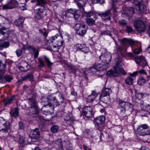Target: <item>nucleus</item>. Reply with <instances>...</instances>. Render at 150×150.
Wrapping results in <instances>:
<instances>
[{
  "label": "nucleus",
  "mask_w": 150,
  "mask_h": 150,
  "mask_svg": "<svg viewBox=\"0 0 150 150\" xmlns=\"http://www.w3.org/2000/svg\"><path fill=\"white\" fill-rule=\"evenodd\" d=\"M144 95V94L143 93L137 92L135 93V96L139 100H140L143 98Z\"/></svg>",
  "instance_id": "46"
},
{
  "label": "nucleus",
  "mask_w": 150,
  "mask_h": 150,
  "mask_svg": "<svg viewBox=\"0 0 150 150\" xmlns=\"http://www.w3.org/2000/svg\"><path fill=\"white\" fill-rule=\"evenodd\" d=\"M126 30L128 33H131L132 31V27L129 26H127Z\"/></svg>",
  "instance_id": "51"
},
{
  "label": "nucleus",
  "mask_w": 150,
  "mask_h": 150,
  "mask_svg": "<svg viewBox=\"0 0 150 150\" xmlns=\"http://www.w3.org/2000/svg\"><path fill=\"white\" fill-rule=\"evenodd\" d=\"M92 111V109L90 106H86L84 107L82 111V112H87Z\"/></svg>",
  "instance_id": "43"
},
{
  "label": "nucleus",
  "mask_w": 150,
  "mask_h": 150,
  "mask_svg": "<svg viewBox=\"0 0 150 150\" xmlns=\"http://www.w3.org/2000/svg\"><path fill=\"white\" fill-rule=\"evenodd\" d=\"M10 114L11 116L14 118L18 117L19 116V110L18 108H14L11 110Z\"/></svg>",
  "instance_id": "23"
},
{
  "label": "nucleus",
  "mask_w": 150,
  "mask_h": 150,
  "mask_svg": "<svg viewBox=\"0 0 150 150\" xmlns=\"http://www.w3.org/2000/svg\"><path fill=\"white\" fill-rule=\"evenodd\" d=\"M28 100L32 113L33 114H38L39 112V109L37 106V103L35 98L32 97L29 98Z\"/></svg>",
  "instance_id": "10"
},
{
  "label": "nucleus",
  "mask_w": 150,
  "mask_h": 150,
  "mask_svg": "<svg viewBox=\"0 0 150 150\" xmlns=\"http://www.w3.org/2000/svg\"><path fill=\"white\" fill-rule=\"evenodd\" d=\"M138 45H139L140 46L138 47L137 48H135L133 50V52L135 54H139L141 50V43L140 42H139L137 43Z\"/></svg>",
  "instance_id": "34"
},
{
  "label": "nucleus",
  "mask_w": 150,
  "mask_h": 150,
  "mask_svg": "<svg viewBox=\"0 0 150 150\" xmlns=\"http://www.w3.org/2000/svg\"><path fill=\"white\" fill-rule=\"evenodd\" d=\"M146 82V80L144 79L143 76H140L138 79L137 83L139 85H144Z\"/></svg>",
  "instance_id": "32"
},
{
  "label": "nucleus",
  "mask_w": 150,
  "mask_h": 150,
  "mask_svg": "<svg viewBox=\"0 0 150 150\" xmlns=\"http://www.w3.org/2000/svg\"><path fill=\"white\" fill-rule=\"evenodd\" d=\"M127 55L129 57L132 58H133L134 57V55L131 52L129 53Z\"/></svg>",
  "instance_id": "63"
},
{
  "label": "nucleus",
  "mask_w": 150,
  "mask_h": 150,
  "mask_svg": "<svg viewBox=\"0 0 150 150\" xmlns=\"http://www.w3.org/2000/svg\"><path fill=\"white\" fill-rule=\"evenodd\" d=\"M132 1L133 4V6H135L137 10L141 13H146V6L143 3L142 0H132Z\"/></svg>",
  "instance_id": "9"
},
{
  "label": "nucleus",
  "mask_w": 150,
  "mask_h": 150,
  "mask_svg": "<svg viewBox=\"0 0 150 150\" xmlns=\"http://www.w3.org/2000/svg\"><path fill=\"white\" fill-rule=\"evenodd\" d=\"M31 137L28 139V141L30 140H31V142H29L30 144H31V142H36L38 139L40 137V133L38 129L36 128L31 131Z\"/></svg>",
  "instance_id": "16"
},
{
  "label": "nucleus",
  "mask_w": 150,
  "mask_h": 150,
  "mask_svg": "<svg viewBox=\"0 0 150 150\" xmlns=\"http://www.w3.org/2000/svg\"><path fill=\"white\" fill-rule=\"evenodd\" d=\"M17 1L15 0H11V1L6 5L3 6V10L11 9L16 7L18 5Z\"/></svg>",
  "instance_id": "18"
},
{
  "label": "nucleus",
  "mask_w": 150,
  "mask_h": 150,
  "mask_svg": "<svg viewBox=\"0 0 150 150\" xmlns=\"http://www.w3.org/2000/svg\"><path fill=\"white\" fill-rule=\"evenodd\" d=\"M118 42L120 43L121 45L118 46H117V51L122 56L123 55L126 51V47L133 45L134 43V41L131 39L125 38L122 39H118Z\"/></svg>",
  "instance_id": "2"
},
{
  "label": "nucleus",
  "mask_w": 150,
  "mask_h": 150,
  "mask_svg": "<svg viewBox=\"0 0 150 150\" xmlns=\"http://www.w3.org/2000/svg\"><path fill=\"white\" fill-rule=\"evenodd\" d=\"M141 107L143 110L148 111L150 110V105L148 104H146L144 105H141Z\"/></svg>",
  "instance_id": "40"
},
{
  "label": "nucleus",
  "mask_w": 150,
  "mask_h": 150,
  "mask_svg": "<svg viewBox=\"0 0 150 150\" xmlns=\"http://www.w3.org/2000/svg\"><path fill=\"white\" fill-rule=\"evenodd\" d=\"M48 101V103L47 105L49 106H57L63 103L65 104L67 102L68 100L66 99L63 95L59 91L57 92L55 94L51 95Z\"/></svg>",
  "instance_id": "1"
},
{
  "label": "nucleus",
  "mask_w": 150,
  "mask_h": 150,
  "mask_svg": "<svg viewBox=\"0 0 150 150\" xmlns=\"http://www.w3.org/2000/svg\"><path fill=\"white\" fill-rule=\"evenodd\" d=\"M15 96H12L10 97L5 98L3 100L5 106L9 105L11 104V102L14 100Z\"/></svg>",
  "instance_id": "26"
},
{
  "label": "nucleus",
  "mask_w": 150,
  "mask_h": 150,
  "mask_svg": "<svg viewBox=\"0 0 150 150\" xmlns=\"http://www.w3.org/2000/svg\"><path fill=\"white\" fill-rule=\"evenodd\" d=\"M78 10L75 9L70 8L66 11L65 16L68 18L74 17L76 21H78V18L79 15L78 13Z\"/></svg>",
  "instance_id": "14"
},
{
  "label": "nucleus",
  "mask_w": 150,
  "mask_h": 150,
  "mask_svg": "<svg viewBox=\"0 0 150 150\" xmlns=\"http://www.w3.org/2000/svg\"><path fill=\"white\" fill-rule=\"evenodd\" d=\"M10 131V127L9 125H6L4 128H2L0 130V131L6 134H9V131Z\"/></svg>",
  "instance_id": "41"
},
{
  "label": "nucleus",
  "mask_w": 150,
  "mask_h": 150,
  "mask_svg": "<svg viewBox=\"0 0 150 150\" xmlns=\"http://www.w3.org/2000/svg\"><path fill=\"white\" fill-rule=\"evenodd\" d=\"M34 54V56L35 58H36L38 57L39 54V52L38 50H36L33 52Z\"/></svg>",
  "instance_id": "55"
},
{
  "label": "nucleus",
  "mask_w": 150,
  "mask_h": 150,
  "mask_svg": "<svg viewBox=\"0 0 150 150\" xmlns=\"http://www.w3.org/2000/svg\"><path fill=\"white\" fill-rule=\"evenodd\" d=\"M138 73V71H136L133 72L132 73H130L129 74V75L130 77H134L137 76Z\"/></svg>",
  "instance_id": "53"
},
{
  "label": "nucleus",
  "mask_w": 150,
  "mask_h": 150,
  "mask_svg": "<svg viewBox=\"0 0 150 150\" xmlns=\"http://www.w3.org/2000/svg\"><path fill=\"white\" fill-rule=\"evenodd\" d=\"M19 128L20 129H23L25 127L24 124L21 122H19Z\"/></svg>",
  "instance_id": "54"
},
{
  "label": "nucleus",
  "mask_w": 150,
  "mask_h": 150,
  "mask_svg": "<svg viewBox=\"0 0 150 150\" xmlns=\"http://www.w3.org/2000/svg\"><path fill=\"white\" fill-rule=\"evenodd\" d=\"M134 13V9L133 7L126 8L122 13L121 16L128 19H130Z\"/></svg>",
  "instance_id": "15"
},
{
  "label": "nucleus",
  "mask_w": 150,
  "mask_h": 150,
  "mask_svg": "<svg viewBox=\"0 0 150 150\" xmlns=\"http://www.w3.org/2000/svg\"><path fill=\"white\" fill-rule=\"evenodd\" d=\"M86 3V0H80L78 3V6L79 8H82Z\"/></svg>",
  "instance_id": "36"
},
{
  "label": "nucleus",
  "mask_w": 150,
  "mask_h": 150,
  "mask_svg": "<svg viewBox=\"0 0 150 150\" xmlns=\"http://www.w3.org/2000/svg\"><path fill=\"white\" fill-rule=\"evenodd\" d=\"M59 128L58 125H53L51 128V132L53 133H55L57 132Z\"/></svg>",
  "instance_id": "42"
},
{
  "label": "nucleus",
  "mask_w": 150,
  "mask_h": 150,
  "mask_svg": "<svg viewBox=\"0 0 150 150\" xmlns=\"http://www.w3.org/2000/svg\"><path fill=\"white\" fill-rule=\"evenodd\" d=\"M74 29L77 34L83 36L87 32V27L84 24L79 23L75 24Z\"/></svg>",
  "instance_id": "8"
},
{
  "label": "nucleus",
  "mask_w": 150,
  "mask_h": 150,
  "mask_svg": "<svg viewBox=\"0 0 150 150\" xmlns=\"http://www.w3.org/2000/svg\"><path fill=\"white\" fill-rule=\"evenodd\" d=\"M117 0H112V9L113 10L114 12H116L117 9L119 6V4H118Z\"/></svg>",
  "instance_id": "28"
},
{
  "label": "nucleus",
  "mask_w": 150,
  "mask_h": 150,
  "mask_svg": "<svg viewBox=\"0 0 150 150\" xmlns=\"http://www.w3.org/2000/svg\"><path fill=\"white\" fill-rule=\"evenodd\" d=\"M43 57L45 62L41 57H39L38 59L40 65V66H45V62L48 66H51L53 64V63L52 62L50 61L48 57L45 55Z\"/></svg>",
  "instance_id": "19"
},
{
  "label": "nucleus",
  "mask_w": 150,
  "mask_h": 150,
  "mask_svg": "<svg viewBox=\"0 0 150 150\" xmlns=\"http://www.w3.org/2000/svg\"><path fill=\"white\" fill-rule=\"evenodd\" d=\"M133 81V79L129 76L126 78L125 80L126 83L129 85H130L132 84Z\"/></svg>",
  "instance_id": "38"
},
{
  "label": "nucleus",
  "mask_w": 150,
  "mask_h": 150,
  "mask_svg": "<svg viewBox=\"0 0 150 150\" xmlns=\"http://www.w3.org/2000/svg\"><path fill=\"white\" fill-rule=\"evenodd\" d=\"M16 52L17 56L18 57H19L21 56V52L20 50H17Z\"/></svg>",
  "instance_id": "57"
},
{
  "label": "nucleus",
  "mask_w": 150,
  "mask_h": 150,
  "mask_svg": "<svg viewBox=\"0 0 150 150\" xmlns=\"http://www.w3.org/2000/svg\"><path fill=\"white\" fill-rule=\"evenodd\" d=\"M85 21L86 23L89 26H91L95 24V20L92 18H87L85 19Z\"/></svg>",
  "instance_id": "31"
},
{
  "label": "nucleus",
  "mask_w": 150,
  "mask_h": 150,
  "mask_svg": "<svg viewBox=\"0 0 150 150\" xmlns=\"http://www.w3.org/2000/svg\"><path fill=\"white\" fill-rule=\"evenodd\" d=\"M138 72L141 74H143L145 75H146V72L143 69H141V70H139Z\"/></svg>",
  "instance_id": "60"
},
{
  "label": "nucleus",
  "mask_w": 150,
  "mask_h": 150,
  "mask_svg": "<svg viewBox=\"0 0 150 150\" xmlns=\"http://www.w3.org/2000/svg\"><path fill=\"white\" fill-rule=\"evenodd\" d=\"M119 23L120 25L123 26L126 25L127 23L126 21L124 19L120 20L119 21Z\"/></svg>",
  "instance_id": "47"
},
{
  "label": "nucleus",
  "mask_w": 150,
  "mask_h": 150,
  "mask_svg": "<svg viewBox=\"0 0 150 150\" xmlns=\"http://www.w3.org/2000/svg\"><path fill=\"white\" fill-rule=\"evenodd\" d=\"M25 18L22 16H20L19 18L16 20L14 22V24L17 26H21L23 23Z\"/></svg>",
  "instance_id": "27"
},
{
  "label": "nucleus",
  "mask_w": 150,
  "mask_h": 150,
  "mask_svg": "<svg viewBox=\"0 0 150 150\" xmlns=\"http://www.w3.org/2000/svg\"><path fill=\"white\" fill-rule=\"evenodd\" d=\"M98 15L101 17L103 21H106L110 20L111 13L110 10L102 13H98Z\"/></svg>",
  "instance_id": "20"
},
{
  "label": "nucleus",
  "mask_w": 150,
  "mask_h": 150,
  "mask_svg": "<svg viewBox=\"0 0 150 150\" xmlns=\"http://www.w3.org/2000/svg\"><path fill=\"white\" fill-rule=\"evenodd\" d=\"M135 61L138 64L141 62H142L143 66H148V64L146 59L143 56H136L135 58Z\"/></svg>",
  "instance_id": "21"
},
{
  "label": "nucleus",
  "mask_w": 150,
  "mask_h": 150,
  "mask_svg": "<svg viewBox=\"0 0 150 150\" xmlns=\"http://www.w3.org/2000/svg\"><path fill=\"white\" fill-rule=\"evenodd\" d=\"M28 66H17V67L20 71H26L28 70Z\"/></svg>",
  "instance_id": "44"
},
{
  "label": "nucleus",
  "mask_w": 150,
  "mask_h": 150,
  "mask_svg": "<svg viewBox=\"0 0 150 150\" xmlns=\"http://www.w3.org/2000/svg\"><path fill=\"white\" fill-rule=\"evenodd\" d=\"M81 51L84 53H86L89 51V48L85 45V47H83Z\"/></svg>",
  "instance_id": "50"
},
{
  "label": "nucleus",
  "mask_w": 150,
  "mask_h": 150,
  "mask_svg": "<svg viewBox=\"0 0 150 150\" xmlns=\"http://www.w3.org/2000/svg\"><path fill=\"white\" fill-rule=\"evenodd\" d=\"M62 65L64 66L67 65H68L67 62L65 60L62 61Z\"/></svg>",
  "instance_id": "64"
},
{
  "label": "nucleus",
  "mask_w": 150,
  "mask_h": 150,
  "mask_svg": "<svg viewBox=\"0 0 150 150\" xmlns=\"http://www.w3.org/2000/svg\"><path fill=\"white\" fill-rule=\"evenodd\" d=\"M68 68L69 71V72L74 73L76 71V68L74 66H68Z\"/></svg>",
  "instance_id": "49"
},
{
  "label": "nucleus",
  "mask_w": 150,
  "mask_h": 150,
  "mask_svg": "<svg viewBox=\"0 0 150 150\" xmlns=\"http://www.w3.org/2000/svg\"><path fill=\"white\" fill-rule=\"evenodd\" d=\"M117 102L119 105L118 107L120 109L121 113H124L126 110H130L132 108V105L131 103L125 102L120 99H117Z\"/></svg>",
  "instance_id": "4"
},
{
  "label": "nucleus",
  "mask_w": 150,
  "mask_h": 150,
  "mask_svg": "<svg viewBox=\"0 0 150 150\" xmlns=\"http://www.w3.org/2000/svg\"><path fill=\"white\" fill-rule=\"evenodd\" d=\"M71 115V114H67L64 118V120L67 122V123L69 125L71 124L73 122V118Z\"/></svg>",
  "instance_id": "29"
},
{
  "label": "nucleus",
  "mask_w": 150,
  "mask_h": 150,
  "mask_svg": "<svg viewBox=\"0 0 150 150\" xmlns=\"http://www.w3.org/2000/svg\"><path fill=\"white\" fill-rule=\"evenodd\" d=\"M56 36L51 37L47 41V44H49V46L51 48L52 50L54 52L58 51L62 45V43L61 41L59 40V38Z\"/></svg>",
  "instance_id": "3"
},
{
  "label": "nucleus",
  "mask_w": 150,
  "mask_h": 150,
  "mask_svg": "<svg viewBox=\"0 0 150 150\" xmlns=\"http://www.w3.org/2000/svg\"><path fill=\"white\" fill-rule=\"evenodd\" d=\"M13 79V78L8 75L4 76L3 75L0 77V83H5L6 81L10 82Z\"/></svg>",
  "instance_id": "25"
},
{
  "label": "nucleus",
  "mask_w": 150,
  "mask_h": 150,
  "mask_svg": "<svg viewBox=\"0 0 150 150\" xmlns=\"http://www.w3.org/2000/svg\"><path fill=\"white\" fill-rule=\"evenodd\" d=\"M5 68L6 66H0V77L5 73Z\"/></svg>",
  "instance_id": "45"
},
{
  "label": "nucleus",
  "mask_w": 150,
  "mask_h": 150,
  "mask_svg": "<svg viewBox=\"0 0 150 150\" xmlns=\"http://www.w3.org/2000/svg\"><path fill=\"white\" fill-rule=\"evenodd\" d=\"M85 44H77L76 45V48L81 51L83 47H85Z\"/></svg>",
  "instance_id": "48"
},
{
  "label": "nucleus",
  "mask_w": 150,
  "mask_h": 150,
  "mask_svg": "<svg viewBox=\"0 0 150 150\" xmlns=\"http://www.w3.org/2000/svg\"><path fill=\"white\" fill-rule=\"evenodd\" d=\"M93 4H96L99 2L100 3H103V0H91Z\"/></svg>",
  "instance_id": "52"
},
{
  "label": "nucleus",
  "mask_w": 150,
  "mask_h": 150,
  "mask_svg": "<svg viewBox=\"0 0 150 150\" xmlns=\"http://www.w3.org/2000/svg\"><path fill=\"white\" fill-rule=\"evenodd\" d=\"M14 139L15 141L19 142L21 144H24L25 142L23 137L18 134H16L14 136Z\"/></svg>",
  "instance_id": "24"
},
{
  "label": "nucleus",
  "mask_w": 150,
  "mask_h": 150,
  "mask_svg": "<svg viewBox=\"0 0 150 150\" xmlns=\"http://www.w3.org/2000/svg\"><path fill=\"white\" fill-rule=\"evenodd\" d=\"M134 26L137 30L140 32L145 30L146 25L144 22L142 21H138L135 22Z\"/></svg>",
  "instance_id": "17"
},
{
  "label": "nucleus",
  "mask_w": 150,
  "mask_h": 150,
  "mask_svg": "<svg viewBox=\"0 0 150 150\" xmlns=\"http://www.w3.org/2000/svg\"><path fill=\"white\" fill-rule=\"evenodd\" d=\"M113 30V28H110V30H106L101 33L100 34L101 35H109L111 36V31Z\"/></svg>",
  "instance_id": "37"
},
{
  "label": "nucleus",
  "mask_w": 150,
  "mask_h": 150,
  "mask_svg": "<svg viewBox=\"0 0 150 150\" xmlns=\"http://www.w3.org/2000/svg\"><path fill=\"white\" fill-rule=\"evenodd\" d=\"M20 7V8L22 10H24L26 9V7L25 6V4H24L22 6H20V5H19Z\"/></svg>",
  "instance_id": "61"
},
{
  "label": "nucleus",
  "mask_w": 150,
  "mask_h": 150,
  "mask_svg": "<svg viewBox=\"0 0 150 150\" xmlns=\"http://www.w3.org/2000/svg\"><path fill=\"white\" fill-rule=\"evenodd\" d=\"M105 117L104 116L102 115L98 117L95 119L96 127L100 131L103 129V124L105 122Z\"/></svg>",
  "instance_id": "13"
},
{
  "label": "nucleus",
  "mask_w": 150,
  "mask_h": 150,
  "mask_svg": "<svg viewBox=\"0 0 150 150\" xmlns=\"http://www.w3.org/2000/svg\"><path fill=\"white\" fill-rule=\"evenodd\" d=\"M86 16L87 17H88V18H89L91 17L93 15V13L92 12H86Z\"/></svg>",
  "instance_id": "56"
},
{
  "label": "nucleus",
  "mask_w": 150,
  "mask_h": 150,
  "mask_svg": "<svg viewBox=\"0 0 150 150\" xmlns=\"http://www.w3.org/2000/svg\"><path fill=\"white\" fill-rule=\"evenodd\" d=\"M98 95V94L95 91H93L92 93L88 96L86 101L88 103L93 102Z\"/></svg>",
  "instance_id": "22"
},
{
  "label": "nucleus",
  "mask_w": 150,
  "mask_h": 150,
  "mask_svg": "<svg viewBox=\"0 0 150 150\" xmlns=\"http://www.w3.org/2000/svg\"><path fill=\"white\" fill-rule=\"evenodd\" d=\"M83 115L85 116L87 118H89L93 116V113L92 111L84 112H82Z\"/></svg>",
  "instance_id": "39"
},
{
  "label": "nucleus",
  "mask_w": 150,
  "mask_h": 150,
  "mask_svg": "<svg viewBox=\"0 0 150 150\" xmlns=\"http://www.w3.org/2000/svg\"><path fill=\"white\" fill-rule=\"evenodd\" d=\"M37 3L36 6H40V7L35 10V13L39 16H40L41 14L44 12L45 10V8L44 5L46 4L45 0H36Z\"/></svg>",
  "instance_id": "11"
},
{
  "label": "nucleus",
  "mask_w": 150,
  "mask_h": 150,
  "mask_svg": "<svg viewBox=\"0 0 150 150\" xmlns=\"http://www.w3.org/2000/svg\"><path fill=\"white\" fill-rule=\"evenodd\" d=\"M104 51L105 52L103 53L100 56L99 59L102 62L105 64H108L111 61V56L110 53L106 50L104 49Z\"/></svg>",
  "instance_id": "12"
},
{
  "label": "nucleus",
  "mask_w": 150,
  "mask_h": 150,
  "mask_svg": "<svg viewBox=\"0 0 150 150\" xmlns=\"http://www.w3.org/2000/svg\"><path fill=\"white\" fill-rule=\"evenodd\" d=\"M29 50L34 52L36 50V48L33 45L29 46Z\"/></svg>",
  "instance_id": "58"
},
{
  "label": "nucleus",
  "mask_w": 150,
  "mask_h": 150,
  "mask_svg": "<svg viewBox=\"0 0 150 150\" xmlns=\"http://www.w3.org/2000/svg\"><path fill=\"white\" fill-rule=\"evenodd\" d=\"M13 63V62L11 60H8L7 61L6 63V65H11L12 64V63Z\"/></svg>",
  "instance_id": "59"
},
{
  "label": "nucleus",
  "mask_w": 150,
  "mask_h": 150,
  "mask_svg": "<svg viewBox=\"0 0 150 150\" xmlns=\"http://www.w3.org/2000/svg\"><path fill=\"white\" fill-rule=\"evenodd\" d=\"M137 134L139 135L146 136L150 134V127L146 124L140 125L137 128Z\"/></svg>",
  "instance_id": "6"
},
{
  "label": "nucleus",
  "mask_w": 150,
  "mask_h": 150,
  "mask_svg": "<svg viewBox=\"0 0 150 150\" xmlns=\"http://www.w3.org/2000/svg\"><path fill=\"white\" fill-rule=\"evenodd\" d=\"M120 74L125 75L127 73L121 66H114L113 69L107 72V75L110 76H117Z\"/></svg>",
  "instance_id": "5"
},
{
  "label": "nucleus",
  "mask_w": 150,
  "mask_h": 150,
  "mask_svg": "<svg viewBox=\"0 0 150 150\" xmlns=\"http://www.w3.org/2000/svg\"><path fill=\"white\" fill-rule=\"evenodd\" d=\"M112 92L110 88H105L103 91L99 98L104 103H107L110 101L109 96Z\"/></svg>",
  "instance_id": "7"
},
{
  "label": "nucleus",
  "mask_w": 150,
  "mask_h": 150,
  "mask_svg": "<svg viewBox=\"0 0 150 150\" xmlns=\"http://www.w3.org/2000/svg\"><path fill=\"white\" fill-rule=\"evenodd\" d=\"M0 34L4 35H6V33L3 30L2 28L0 29Z\"/></svg>",
  "instance_id": "62"
},
{
  "label": "nucleus",
  "mask_w": 150,
  "mask_h": 150,
  "mask_svg": "<svg viewBox=\"0 0 150 150\" xmlns=\"http://www.w3.org/2000/svg\"><path fill=\"white\" fill-rule=\"evenodd\" d=\"M10 45V43L8 42H4L0 43V50H2L4 48L8 47Z\"/></svg>",
  "instance_id": "33"
},
{
  "label": "nucleus",
  "mask_w": 150,
  "mask_h": 150,
  "mask_svg": "<svg viewBox=\"0 0 150 150\" xmlns=\"http://www.w3.org/2000/svg\"><path fill=\"white\" fill-rule=\"evenodd\" d=\"M114 62L115 66H122L123 64L121 58H116Z\"/></svg>",
  "instance_id": "35"
},
{
  "label": "nucleus",
  "mask_w": 150,
  "mask_h": 150,
  "mask_svg": "<svg viewBox=\"0 0 150 150\" xmlns=\"http://www.w3.org/2000/svg\"><path fill=\"white\" fill-rule=\"evenodd\" d=\"M33 79V76L32 74H28L22 77L21 79L19 81H24L27 79H29V80H32Z\"/></svg>",
  "instance_id": "30"
}]
</instances>
